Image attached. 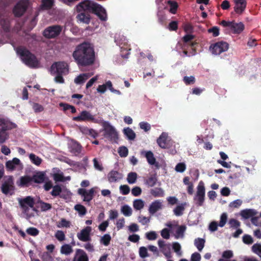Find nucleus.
I'll return each instance as SVG.
<instances>
[{
    "label": "nucleus",
    "mask_w": 261,
    "mask_h": 261,
    "mask_svg": "<svg viewBox=\"0 0 261 261\" xmlns=\"http://www.w3.org/2000/svg\"><path fill=\"white\" fill-rule=\"evenodd\" d=\"M72 57L79 66L92 65L95 61L93 45L87 41L77 45L72 53Z\"/></svg>",
    "instance_id": "f257e3e1"
},
{
    "label": "nucleus",
    "mask_w": 261,
    "mask_h": 261,
    "mask_svg": "<svg viewBox=\"0 0 261 261\" xmlns=\"http://www.w3.org/2000/svg\"><path fill=\"white\" fill-rule=\"evenodd\" d=\"M76 11H89L96 14L102 21L107 19V13L105 9L100 5L89 0H85L80 3L76 6Z\"/></svg>",
    "instance_id": "f03ea898"
},
{
    "label": "nucleus",
    "mask_w": 261,
    "mask_h": 261,
    "mask_svg": "<svg viewBox=\"0 0 261 261\" xmlns=\"http://www.w3.org/2000/svg\"><path fill=\"white\" fill-rule=\"evenodd\" d=\"M16 52L19 56L21 61L31 68H36L39 65V61L35 55L31 53L28 49L23 46H18L15 48Z\"/></svg>",
    "instance_id": "7ed1b4c3"
},
{
    "label": "nucleus",
    "mask_w": 261,
    "mask_h": 261,
    "mask_svg": "<svg viewBox=\"0 0 261 261\" xmlns=\"http://www.w3.org/2000/svg\"><path fill=\"white\" fill-rule=\"evenodd\" d=\"M194 38L195 36L193 35L187 34L182 38L184 43L181 48L184 54L186 56H194L196 53L195 46L197 43L195 41H192Z\"/></svg>",
    "instance_id": "20e7f679"
},
{
    "label": "nucleus",
    "mask_w": 261,
    "mask_h": 261,
    "mask_svg": "<svg viewBox=\"0 0 261 261\" xmlns=\"http://www.w3.org/2000/svg\"><path fill=\"white\" fill-rule=\"evenodd\" d=\"M0 144H3L9 138L8 130L16 127V125L8 119L0 118Z\"/></svg>",
    "instance_id": "39448f33"
},
{
    "label": "nucleus",
    "mask_w": 261,
    "mask_h": 261,
    "mask_svg": "<svg viewBox=\"0 0 261 261\" xmlns=\"http://www.w3.org/2000/svg\"><path fill=\"white\" fill-rule=\"evenodd\" d=\"M50 71L52 74L66 75L69 71L68 64L64 61L55 62L50 67Z\"/></svg>",
    "instance_id": "423d86ee"
},
{
    "label": "nucleus",
    "mask_w": 261,
    "mask_h": 261,
    "mask_svg": "<svg viewBox=\"0 0 261 261\" xmlns=\"http://www.w3.org/2000/svg\"><path fill=\"white\" fill-rule=\"evenodd\" d=\"M228 48V43L221 41L212 44L210 46V50L212 54L219 55L223 52L226 51Z\"/></svg>",
    "instance_id": "0eeeda50"
},
{
    "label": "nucleus",
    "mask_w": 261,
    "mask_h": 261,
    "mask_svg": "<svg viewBox=\"0 0 261 261\" xmlns=\"http://www.w3.org/2000/svg\"><path fill=\"white\" fill-rule=\"evenodd\" d=\"M205 198V187L203 181H199L197 187L196 194L194 198V200L196 202L197 206H202L204 201Z\"/></svg>",
    "instance_id": "6e6552de"
},
{
    "label": "nucleus",
    "mask_w": 261,
    "mask_h": 261,
    "mask_svg": "<svg viewBox=\"0 0 261 261\" xmlns=\"http://www.w3.org/2000/svg\"><path fill=\"white\" fill-rule=\"evenodd\" d=\"M62 31V27L53 25L47 27L43 31V35L48 39L55 38L58 36Z\"/></svg>",
    "instance_id": "1a4fd4ad"
},
{
    "label": "nucleus",
    "mask_w": 261,
    "mask_h": 261,
    "mask_svg": "<svg viewBox=\"0 0 261 261\" xmlns=\"http://www.w3.org/2000/svg\"><path fill=\"white\" fill-rule=\"evenodd\" d=\"M1 191L5 195H12L15 190L14 183L12 176H9L8 178L2 184Z\"/></svg>",
    "instance_id": "9d476101"
},
{
    "label": "nucleus",
    "mask_w": 261,
    "mask_h": 261,
    "mask_svg": "<svg viewBox=\"0 0 261 261\" xmlns=\"http://www.w3.org/2000/svg\"><path fill=\"white\" fill-rule=\"evenodd\" d=\"M104 136L111 141H116L118 139V134L115 128L109 122L103 124Z\"/></svg>",
    "instance_id": "9b49d317"
},
{
    "label": "nucleus",
    "mask_w": 261,
    "mask_h": 261,
    "mask_svg": "<svg viewBox=\"0 0 261 261\" xmlns=\"http://www.w3.org/2000/svg\"><path fill=\"white\" fill-rule=\"evenodd\" d=\"M19 204L22 210L23 213H27L29 211V207L33 208V210L35 211L34 207L35 201L34 198L31 196H27L24 198L18 199Z\"/></svg>",
    "instance_id": "f8f14e48"
},
{
    "label": "nucleus",
    "mask_w": 261,
    "mask_h": 261,
    "mask_svg": "<svg viewBox=\"0 0 261 261\" xmlns=\"http://www.w3.org/2000/svg\"><path fill=\"white\" fill-rule=\"evenodd\" d=\"M28 0H21L14 6L13 13L15 17H19L23 15L28 7Z\"/></svg>",
    "instance_id": "ddd939ff"
},
{
    "label": "nucleus",
    "mask_w": 261,
    "mask_h": 261,
    "mask_svg": "<svg viewBox=\"0 0 261 261\" xmlns=\"http://www.w3.org/2000/svg\"><path fill=\"white\" fill-rule=\"evenodd\" d=\"M72 120L75 121H92L95 122L94 116L88 111H82L77 116L73 117Z\"/></svg>",
    "instance_id": "4468645a"
},
{
    "label": "nucleus",
    "mask_w": 261,
    "mask_h": 261,
    "mask_svg": "<svg viewBox=\"0 0 261 261\" xmlns=\"http://www.w3.org/2000/svg\"><path fill=\"white\" fill-rule=\"evenodd\" d=\"M227 221V215L225 213H223L220 216V220L219 223H218L216 221H212L210 223L208 226V229L210 231L214 232L218 229V226L221 227L224 226Z\"/></svg>",
    "instance_id": "2eb2a0df"
},
{
    "label": "nucleus",
    "mask_w": 261,
    "mask_h": 261,
    "mask_svg": "<svg viewBox=\"0 0 261 261\" xmlns=\"http://www.w3.org/2000/svg\"><path fill=\"white\" fill-rule=\"evenodd\" d=\"M91 230L92 228L90 226L86 227L77 233V238L82 242H89L91 240L90 237Z\"/></svg>",
    "instance_id": "dca6fc26"
},
{
    "label": "nucleus",
    "mask_w": 261,
    "mask_h": 261,
    "mask_svg": "<svg viewBox=\"0 0 261 261\" xmlns=\"http://www.w3.org/2000/svg\"><path fill=\"white\" fill-rule=\"evenodd\" d=\"M72 261H89V257L84 250L77 249Z\"/></svg>",
    "instance_id": "f3484780"
},
{
    "label": "nucleus",
    "mask_w": 261,
    "mask_h": 261,
    "mask_svg": "<svg viewBox=\"0 0 261 261\" xmlns=\"http://www.w3.org/2000/svg\"><path fill=\"white\" fill-rule=\"evenodd\" d=\"M163 204L160 200H155L151 202L148 208V212L151 215H154L159 210L162 209Z\"/></svg>",
    "instance_id": "a211bd4d"
},
{
    "label": "nucleus",
    "mask_w": 261,
    "mask_h": 261,
    "mask_svg": "<svg viewBox=\"0 0 261 261\" xmlns=\"http://www.w3.org/2000/svg\"><path fill=\"white\" fill-rule=\"evenodd\" d=\"M168 139V134L165 132H163L160 137L158 138L156 142L159 146L162 148H167L169 147Z\"/></svg>",
    "instance_id": "6ab92c4d"
},
{
    "label": "nucleus",
    "mask_w": 261,
    "mask_h": 261,
    "mask_svg": "<svg viewBox=\"0 0 261 261\" xmlns=\"http://www.w3.org/2000/svg\"><path fill=\"white\" fill-rule=\"evenodd\" d=\"M235 4L234 10L237 14H242L245 10L247 2L246 0H233Z\"/></svg>",
    "instance_id": "aec40b11"
},
{
    "label": "nucleus",
    "mask_w": 261,
    "mask_h": 261,
    "mask_svg": "<svg viewBox=\"0 0 261 261\" xmlns=\"http://www.w3.org/2000/svg\"><path fill=\"white\" fill-rule=\"evenodd\" d=\"M80 131L84 135L96 138L98 136L97 132L92 128H89L87 126H81L79 127Z\"/></svg>",
    "instance_id": "412c9836"
},
{
    "label": "nucleus",
    "mask_w": 261,
    "mask_h": 261,
    "mask_svg": "<svg viewBox=\"0 0 261 261\" xmlns=\"http://www.w3.org/2000/svg\"><path fill=\"white\" fill-rule=\"evenodd\" d=\"M122 174L117 171L112 170L108 174V181L115 182L122 178Z\"/></svg>",
    "instance_id": "4be33fe9"
},
{
    "label": "nucleus",
    "mask_w": 261,
    "mask_h": 261,
    "mask_svg": "<svg viewBox=\"0 0 261 261\" xmlns=\"http://www.w3.org/2000/svg\"><path fill=\"white\" fill-rule=\"evenodd\" d=\"M32 182V177L28 175H25L20 177L19 180L17 181V185L20 187H29Z\"/></svg>",
    "instance_id": "5701e85b"
},
{
    "label": "nucleus",
    "mask_w": 261,
    "mask_h": 261,
    "mask_svg": "<svg viewBox=\"0 0 261 261\" xmlns=\"http://www.w3.org/2000/svg\"><path fill=\"white\" fill-rule=\"evenodd\" d=\"M244 28L242 22L236 23L232 21L230 29L235 34H240L244 30Z\"/></svg>",
    "instance_id": "b1692460"
},
{
    "label": "nucleus",
    "mask_w": 261,
    "mask_h": 261,
    "mask_svg": "<svg viewBox=\"0 0 261 261\" xmlns=\"http://www.w3.org/2000/svg\"><path fill=\"white\" fill-rule=\"evenodd\" d=\"M256 214L257 212L253 209H246L241 212V216L245 219L252 217Z\"/></svg>",
    "instance_id": "393cba45"
},
{
    "label": "nucleus",
    "mask_w": 261,
    "mask_h": 261,
    "mask_svg": "<svg viewBox=\"0 0 261 261\" xmlns=\"http://www.w3.org/2000/svg\"><path fill=\"white\" fill-rule=\"evenodd\" d=\"M77 21L80 22L89 24L90 21V17L89 14H86L85 12H81L76 16Z\"/></svg>",
    "instance_id": "a878e982"
},
{
    "label": "nucleus",
    "mask_w": 261,
    "mask_h": 261,
    "mask_svg": "<svg viewBox=\"0 0 261 261\" xmlns=\"http://www.w3.org/2000/svg\"><path fill=\"white\" fill-rule=\"evenodd\" d=\"M142 154H144L148 163L151 165L155 164L156 160L154 156L153 153L151 151H143Z\"/></svg>",
    "instance_id": "bb28decb"
},
{
    "label": "nucleus",
    "mask_w": 261,
    "mask_h": 261,
    "mask_svg": "<svg viewBox=\"0 0 261 261\" xmlns=\"http://www.w3.org/2000/svg\"><path fill=\"white\" fill-rule=\"evenodd\" d=\"M123 132L127 139L134 140L136 138V134L132 128L129 127L125 128L123 129Z\"/></svg>",
    "instance_id": "cd10ccee"
},
{
    "label": "nucleus",
    "mask_w": 261,
    "mask_h": 261,
    "mask_svg": "<svg viewBox=\"0 0 261 261\" xmlns=\"http://www.w3.org/2000/svg\"><path fill=\"white\" fill-rule=\"evenodd\" d=\"M54 3V0H41L40 8L42 10H49L51 9Z\"/></svg>",
    "instance_id": "c85d7f7f"
},
{
    "label": "nucleus",
    "mask_w": 261,
    "mask_h": 261,
    "mask_svg": "<svg viewBox=\"0 0 261 261\" xmlns=\"http://www.w3.org/2000/svg\"><path fill=\"white\" fill-rule=\"evenodd\" d=\"M150 193L154 197H162L164 195V191L161 188H155L150 190Z\"/></svg>",
    "instance_id": "c756f323"
},
{
    "label": "nucleus",
    "mask_w": 261,
    "mask_h": 261,
    "mask_svg": "<svg viewBox=\"0 0 261 261\" xmlns=\"http://www.w3.org/2000/svg\"><path fill=\"white\" fill-rule=\"evenodd\" d=\"M32 178V181L37 184H41L45 180V175L44 173L40 172L34 175Z\"/></svg>",
    "instance_id": "7c9ffc66"
},
{
    "label": "nucleus",
    "mask_w": 261,
    "mask_h": 261,
    "mask_svg": "<svg viewBox=\"0 0 261 261\" xmlns=\"http://www.w3.org/2000/svg\"><path fill=\"white\" fill-rule=\"evenodd\" d=\"M95 192V190L93 188H91L89 190H87L83 197V201L90 202L93 198Z\"/></svg>",
    "instance_id": "2f4dec72"
},
{
    "label": "nucleus",
    "mask_w": 261,
    "mask_h": 261,
    "mask_svg": "<svg viewBox=\"0 0 261 261\" xmlns=\"http://www.w3.org/2000/svg\"><path fill=\"white\" fill-rule=\"evenodd\" d=\"M73 252L72 246L69 244L63 245L60 249V252L63 254L69 255Z\"/></svg>",
    "instance_id": "473e14b6"
},
{
    "label": "nucleus",
    "mask_w": 261,
    "mask_h": 261,
    "mask_svg": "<svg viewBox=\"0 0 261 261\" xmlns=\"http://www.w3.org/2000/svg\"><path fill=\"white\" fill-rule=\"evenodd\" d=\"M0 24L5 32L10 31V21L8 18H2L0 20Z\"/></svg>",
    "instance_id": "72a5a7b5"
},
{
    "label": "nucleus",
    "mask_w": 261,
    "mask_h": 261,
    "mask_svg": "<svg viewBox=\"0 0 261 261\" xmlns=\"http://www.w3.org/2000/svg\"><path fill=\"white\" fill-rule=\"evenodd\" d=\"M167 3L170 6L169 12L173 14H176L178 7L177 3L175 1L169 0L167 1Z\"/></svg>",
    "instance_id": "f704fd0d"
},
{
    "label": "nucleus",
    "mask_w": 261,
    "mask_h": 261,
    "mask_svg": "<svg viewBox=\"0 0 261 261\" xmlns=\"http://www.w3.org/2000/svg\"><path fill=\"white\" fill-rule=\"evenodd\" d=\"M185 205L186 203H181L180 205L176 206V207L173 210L174 214L176 216H180L182 215L185 209Z\"/></svg>",
    "instance_id": "c9c22d12"
},
{
    "label": "nucleus",
    "mask_w": 261,
    "mask_h": 261,
    "mask_svg": "<svg viewBox=\"0 0 261 261\" xmlns=\"http://www.w3.org/2000/svg\"><path fill=\"white\" fill-rule=\"evenodd\" d=\"M205 240L202 238H197L194 240V245L199 251H201L204 247Z\"/></svg>",
    "instance_id": "e433bc0d"
},
{
    "label": "nucleus",
    "mask_w": 261,
    "mask_h": 261,
    "mask_svg": "<svg viewBox=\"0 0 261 261\" xmlns=\"http://www.w3.org/2000/svg\"><path fill=\"white\" fill-rule=\"evenodd\" d=\"M82 151V146L77 143H73L71 146V152L75 155H78Z\"/></svg>",
    "instance_id": "4c0bfd02"
},
{
    "label": "nucleus",
    "mask_w": 261,
    "mask_h": 261,
    "mask_svg": "<svg viewBox=\"0 0 261 261\" xmlns=\"http://www.w3.org/2000/svg\"><path fill=\"white\" fill-rule=\"evenodd\" d=\"M88 77L89 76L87 74H81L74 79V82L76 84H83Z\"/></svg>",
    "instance_id": "58836bf2"
},
{
    "label": "nucleus",
    "mask_w": 261,
    "mask_h": 261,
    "mask_svg": "<svg viewBox=\"0 0 261 261\" xmlns=\"http://www.w3.org/2000/svg\"><path fill=\"white\" fill-rule=\"evenodd\" d=\"M186 229V226L185 225L179 226L175 231V238L178 239L179 238H182L184 236V233Z\"/></svg>",
    "instance_id": "ea45409f"
},
{
    "label": "nucleus",
    "mask_w": 261,
    "mask_h": 261,
    "mask_svg": "<svg viewBox=\"0 0 261 261\" xmlns=\"http://www.w3.org/2000/svg\"><path fill=\"white\" fill-rule=\"evenodd\" d=\"M37 203L40 204V207L42 212L47 211L52 208V206L50 203L45 202L40 199L38 200Z\"/></svg>",
    "instance_id": "a19ab883"
},
{
    "label": "nucleus",
    "mask_w": 261,
    "mask_h": 261,
    "mask_svg": "<svg viewBox=\"0 0 261 261\" xmlns=\"http://www.w3.org/2000/svg\"><path fill=\"white\" fill-rule=\"evenodd\" d=\"M157 178L155 175H151L145 180V183L149 187H153L157 182Z\"/></svg>",
    "instance_id": "79ce46f5"
},
{
    "label": "nucleus",
    "mask_w": 261,
    "mask_h": 261,
    "mask_svg": "<svg viewBox=\"0 0 261 261\" xmlns=\"http://www.w3.org/2000/svg\"><path fill=\"white\" fill-rule=\"evenodd\" d=\"M29 158L32 163L37 166H39L41 164L42 159L34 153L30 154Z\"/></svg>",
    "instance_id": "37998d69"
},
{
    "label": "nucleus",
    "mask_w": 261,
    "mask_h": 261,
    "mask_svg": "<svg viewBox=\"0 0 261 261\" xmlns=\"http://www.w3.org/2000/svg\"><path fill=\"white\" fill-rule=\"evenodd\" d=\"M144 202L140 199H136L133 202V206L136 210H140L143 208Z\"/></svg>",
    "instance_id": "c03bdc74"
},
{
    "label": "nucleus",
    "mask_w": 261,
    "mask_h": 261,
    "mask_svg": "<svg viewBox=\"0 0 261 261\" xmlns=\"http://www.w3.org/2000/svg\"><path fill=\"white\" fill-rule=\"evenodd\" d=\"M74 210L78 212L80 215H85L87 213L86 208L80 204H76L74 206Z\"/></svg>",
    "instance_id": "a18cd8bd"
},
{
    "label": "nucleus",
    "mask_w": 261,
    "mask_h": 261,
    "mask_svg": "<svg viewBox=\"0 0 261 261\" xmlns=\"http://www.w3.org/2000/svg\"><path fill=\"white\" fill-rule=\"evenodd\" d=\"M137 178V174L136 172H130L128 174L127 180L130 184L136 182Z\"/></svg>",
    "instance_id": "49530a36"
},
{
    "label": "nucleus",
    "mask_w": 261,
    "mask_h": 261,
    "mask_svg": "<svg viewBox=\"0 0 261 261\" xmlns=\"http://www.w3.org/2000/svg\"><path fill=\"white\" fill-rule=\"evenodd\" d=\"M111 240V237L109 234H105L100 239V243L106 246H108Z\"/></svg>",
    "instance_id": "de8ad7c7"
},
{
    "label": "nucleus",
    "mask_w": 261,
    "mask_h": 261,
    "mask_svg": "<svg viewBox=\"0 0 261 261\" xmlns=\"http://www.w3.org/2000/svg\"><path fill=\"white\" fill-rule=\"evenodd\" d=\"M62 192L61 187L59 185H56L53 187V190L50 192L52 196L56 197L59 196Z\"/></svg>",
    "instance_id": "09e8293b"
},
{
    "label": "nucleus",
    "mask_w": 261,
    "mask_h": 261,
    "mask_svg": "<svg viewBox=\"0 0 261 261\" xmlns=\"http://www.w3.org/2000/svg\"><path fill=\"white\" fill-rule=\"evenodd\" d=\"M60 106L63 107L64 111L71 110L72 114H74L76 112L75 108L71 105L68 103H61Z\"/></svg>",
    "instance_id": "8fccbe9b"
},
{
    "label": "nucleus",
    "mask_w": 261,
    "mask_h": 261,
    "mask_svg": "<svg viewBox=\"0 0 261 261\" xmlns=\"http://www.w3.org/2000/svg\"><path fill=\"white\" fill-rule=\"evenodd\" d=\"M121 212L125 216H129L132 214V208L127 205H125L121 207Z\"/></svg>",
    "instance_id": "3c124183"
},
{
    "label": "nucleus",
    "mask_w": 261,
    "mask_h": 261,
    "mask_svg": "<svg viewBox=\"0 0 261 261\" xmlns=\"http://www.w3.org/2000/svg\"><path fill=\"white\" fill-rule=\"evenodd\" d=\"M26 232L28 234L34 237L37 236L39 234V230L37 228L33 227L28 228L26 230Z\"/></svg>",
    "instance_id": "603ef678"
},
{
    "label": "nucleus",
    "mask_w": 261,
    "mask_h": 261,
    "mask_svg": "<svg viewBox=\"0 0 261 261\" xmlns=\"http://www.w3.org/2000/svg\"><path fill=\"white\" fill-rule=\"evenodd\" d=\"M118 152L121 157L124 158L127 156L128 150L126 147L123 146L119 148Z\"/></svg>",
    "instance_id": "864d4df0"
},
{
    "label": "nucleus",
    "mask_w": 261,
    "mask_h": 261,
    "mask_svg": "<svg viewBox=\"0 0 261 261\" xmlns=\"http://www.w3.org/2000/svg\"><path fill=\"white\" fill-rule=\"evenodd\" d=\"M228 224L230 228H238L240 226V222L235 219H230L228 221Z\"/></svg>",
    "instance_id": "5fc2aeb1"
},
{
    "label": "nucleus",
    "mask_w": 261,
    "mask_h": 261,
    "mask_svg": "<svg viewBox=\"0 0 261 261\" xmlns=\"http://www.w3.org/2000/svg\"><path fill=\"white\" fill-rule=\"evenodd\" d=\"M55 236L56 238L60 242L63 241L65 239V235L62 230H57Z\"/></svg>",
    "instance_id": "6e6d98bb"
},
{
    "label": "nucleus",
    "mask_w": 261,
    "mask_h": 261,
    "mask_svg": "<svg viewBox=\"0 0 261 261\" xmlns=\"http://www.w3.org/2000/svg\"><path fill=\"white\" fill-rule=\"evenodd\" d=\"M43 261H54V258L48 252H44L41 257Z\"/></svg>",
    "instance_id": "4d7b16f0"
},
{
    "label": "nucleus",
    "mask_w": 261,
    "mask_h": 261,
    "mask_svg": "<svg viewBox=\"0 0 261 261\" xmlns=\"http://www.w3.org/2000/svg\"><path fill=\"white\" fill-rule=\"evenodd\" d=\"M252 251L259 255H261V244H255L252 246Z\"/></svg>",
    "instance_id": "13d9d810"
},
{
    "label": "nucleus",
    "mask_w": 261,
    "mask_h": 261,
    "mask_svg": "<svg viewBox=\"0 0 261 261\" xmlns=\"http://www.w3.org/2000/svg\"><path fill=\"white\" fill-rule=\"evenodd\" d=\"M139 222L141 223L142 225H144L149 223L150 221V217H146L143 216H140L138 218Z\"/></svg>",
    "instance_id": "bf43d9fd"
},
{
    "label": "nucleus",
    "mask_w": 261,
    "mask_h": 261,
    "mask_svg": "<svg viewBox=\"0 0 261 261\" xmlns=\"http://www.w3.org/2000/svg\"><path fill=\"white\" fill-rule=\"evenodd\" d=\"M139 255L141 258H145L148 256L147 248L145 247H141L139 248Z\"/></svg>",
    "instance_id": "052dcab7"
},
{
    "label": "nucleus",
    "mask_w": 261,
    "mask_h": 261,
    "mask_svg": "<svg viewBox=\"0 0 261 261\" xmlns=\"http://www.w3.org/2000/svg\"><path fill=\"white\" fill-rule=\"evenodd\" d=\"M183 81L187 85H188L194 84L195 82V79L193 76H186L184 77Z\"/></svg>",
    "instance_id": "680f3d73"
},
{
    "label": "nucleus",
    "mask_w": 261,
    "mask_h": 261,
    "mask_svg": "<svg viewBox=\"0 0 261 261\" xmlns=\"http://www.w3.org/2000/svg\"><path fill=\"white\" fill-rule=\"evenodd\" d=\"M158 22L162 25H164L166 19V17L163 13L159 12L158 14Z\"/></svg>",
    "instance_id": "e2e57ef3"
},
{
    "label": "nucleus",
    "mask_w": 261,
    "mask_h": 261,
    "mask_svg": "<svg viewBox=\"0 0 261 261\" xmlns=\"http://www.w3.org/2000/svg\"><path fill=\"white\" fill-rule=\"evenodd\" d=\"M58 227H70V222L66 220L64 218L61 219V221L59 222V224L58 225Z\"/></svg>",
    "instance_id": "0e129e2a"
},
{
    "label": "nucleus",
    "mask_w": 261,
    "mask_h": 261,
    "mask_svg": "<svg viewBox=\"0 0 261 261\" xmlns=\"http://www.w3.org/2000/svg\"><path fill=\"white\" fill-rule=\"evenodd\" d=\"M168 29L170 31H176L178 29V22L172 21L168 25Z\"/></svg>",
    "instance_id": "69168bd1"
},
{
    "label": "nucleus",
    "mask_w": 261,
    "mask_h": 261,
    "mask_svg": "<svg viewBox=\"0 0 261 261\" xmlns=\"http://www.w3.org/2000/svg\"><path fill=\"white\" fill-rule=\"evenodd\" d=\"M120 191L122 194L127 195L130 192V188L127 185H121L120 187Z\"/></svg>",
    "instance_id": "338daca9"
},
{
    "label": "nucleus",
    "mask_w": 261,
    "mask_h": 261,
    "mask_svg": "<svg viewBox=\"0 0 261 261\" xmlns=\"http://www.w3.org/2000/svg\"><path fill=\"white\" fill-rule=\"evenodd\" d=\"M186 168V166L184 163H178L175 166V170L177 172H183Z\"/></svg>",
    "instance_id": "774afa93"
}]
</instances>
